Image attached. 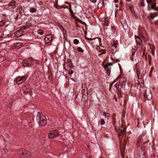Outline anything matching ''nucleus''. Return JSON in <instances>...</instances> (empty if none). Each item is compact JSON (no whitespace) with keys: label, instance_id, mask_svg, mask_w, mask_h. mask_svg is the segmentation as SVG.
I'll return each mask as SVG.
<instances>
[{"label":"nucleus","instance_id":"1","mask_svg":"<svg viewBox=\"0 0 158 158\" xmlns=\"http://www.w3.org/2000/svg\"><path fill=\"white\" fill-rule=\"evenodd\" d=\"M148 4V10H152L156 12H158V4L156 0H146Z\"/></svg>","mask_w":158,"mask_h":158},{"label":"nucleus","instance_id":"2","mask_svg":"<svg viewBox=\"0 0 158 158\" xmlns=\"http://www.w3.org/2000/svg\"><path fill=\"white\" fill-rule=\"evenodd\" d=\"M126 78L125 77H121L119 80V83L116 84L114 86L118 89V94H121L122 89H123L126 84Z\"/></svg>","mask_w":158,"mask_h":158},{"label":"nucleus","instance_id":"3","mask_svg":"<svg viewBox=\"0 0 158 158\" xmlns=\"http://www.w3.org/2000/svg\"><path fill=\"white\" fill-rule=\"evenodd\" d=\"M37 120H39V125L40 127L45 126L47 124V120L46 117L43 114H41L40 113H38L36 116Z\"/></svg>","mask_w":158,"mask_h":158},{"label":"nucleus","instance_id":"4","mask_svg":"<svg viewBox=\"0 0 158 158\" xmlns=\"http://www.w3.org/2000/svg\"><path fill=\"white\" fill-rule=\"evenodd\" d=\"M31 154V152L29 151L23 149H21L18 153L20 158H30Z\"/></svg>","mask_w":158,"mask_h":158},{"label":"nucleus","instance_id":"5","mask_svg":"<svg viewBox=\"0 0 158 158\" xmlns=\"http://www.w3.org/2000/svg\"><path fill=\"white\" fill-rule=\"evenodd\" d=\"M145 99L151 100L152 98V95L151 90L149 89H146L144 95Z\"/></svg>","mask_w":158,"mask_h":158},{"label":"nucleus","instance_id":"6","mask_svg":"<svg viewBox=\"0 0 158 158\" xmlns=\"http://www.w3.org/2000/svg\"><path fill=\"white\" fill-rule=\"evenodd\" d=\"M60 135L58 131L57 130L52 131H50L48 135L49 138H53L58 137Z\"/></svg>","mask_w":158,"mask_h":158},{"label":"nucleus","instance_id":"7","mask_svg":"<svg viewBox=\"0 0 158 158\" xmlns=\"http://www.w3.org/2000/svg\"><path fill=\"white\" fill-rule=\"evenodd\" d=\"M118 45V44L114 41L113 42V44H112L110 49L112 53L114 54L117 51Z\"/></svg>","mask_w":158,"mask_h":158},{"label":"nucleus","instance_id":"8","mask_svg":"<svg viewBox=\"0 0 158 158\" xmlns=\"http://www.w3.org/2000/svg\"><path fill=\"white\" fill-rule=\"evenodd\" d=\"M26 77L25 76L18 77L15 79V81L18 84H21L26 81Z\"/></svg>","mask_w":158,"mask_h":158},{"label":"nucleus","instance_id":"9","mask_svg":"<svg viewBox=\"0 0 158 158\" xmlns=\"http://www.w3.org/2000/svg\"><path fill=\"white\" fill-rule=\"evenodd\" d=\"M135 41L136 42L137 46H141L142 44V40L144 39L142 35H140L139 37L135 36Z\"/></svg>","mask_w":158,"mask_h":158},{"label":"nucleus","instance_id":"10","mask_svg":"<svg viewBox=\"0 0 158 158\" xmlns=\"http://www.w3.org/2000/svg\"><path fill=\"white\" fill-rule=\"evenodd\" d=\"M10 9H14L16 8V2L15 0H12L7 5Z\"/></svg>","mask_w":158,"mask_h":158},{"label":"nucleus","instance_id":"11","mask_svg":"<svg viewBox=\"0 0 158 158\" xmlns=\"http://www.w3.org/2000/svg\"><path fill=\"white\" fill-rule=\"evenodd\" d=\"M125 131L126 129L122 126L118 128L117 131L119 139L120 138V136H123V132H125Z\"/></svg>","mask_w":158,"mask_h":158},{"label":"nucleus","instance_id":"12","mask_svg":"<svg viewBox=\"0 0 158 158\" xmlns=\"http://www.w3.org/2000/svg\"><path fill=\"white\" fill-rule=\"evenodd\" d=\"M135 69L137 78L139 79H141L142 77V75H140V66L139 65H136Z\"/></svg>","mask_w":158,"mask_h":158},{"label":"nucleus","instance_id":"13","mask_svg":"<svg viewBox=\"0 0 158 158\" xmlns=\"http://www.w3.org/2000/svg\"><path fill=\"white\" fill-rule=\"evenodd\" d=\"M112 64L110 63V64H106L104 65L103 63H102V65L104 66V68L105 70L106 71L107 73L108 74V75H110V69L109 68V65H111Z\"/></svg>","mask_w":158,"mask_h":158},{"label":"nucleus","instance_id":"14","mask_svg":"<svg viewBox=\"0 0 158 158\" xmlns=\"http://www.w3.org/2000/svg\"><path fill=\"white\" fill-rule=\"evenodd\" d=\"M82 93L83 94V97H84L85 95V97H84V98H86V99H87L88 98V89L87 87H85L82 90Z\"/></svg>","mask_w":158,"mask_h":158},{"label":"nucleus","instance_id":"15","mask_svg":"<svg viewBox=\"0 0 158 158\" xmlns=\"http://www.w3.org/2000/svg\"><path fill=\"white\" fill-rule=\"evenodd\" d=\"M46 43H48L52 40V35L51 34L47 35L44 39Z\"/></svg>","mask_w":158,"mask_h":158},{"label":"nucleus","instance_id":"16","mask_svg":"<svg viewBox=\"0 0 158 158\" xmlns=\"http://www.w3.org/2000/svg\"><path fill=\"white\" fill-rule=\"evenodd\" d=\"M158 15V14L157 12H155L154 13H151L149 16L148 17V18L149 20L153 19L154 18L157 16Z\"/></svg>","mask_w":158,"mask_h":158},{"label":"nucleus","instance_id":"17","mask_svg":"<svg viewBox=\"0 0 158 158\" xmlns=\"http://www.w3.org/2000/svg\"><path fill=\"white\" fill-rule=\"evenodd\" d=\"M31 26V25L30 23H27L23 25V27H21V29L22 30H24L30 28Z\"/></svg>","mask_w":158,"mask_h":158},{"label":"nucleus","instance_id":"18","mask_svg":"<svg viewBox=\"0 0 158 158\" xmlns=\"http://www.w3.org/2000/svg\"><path fill=\"white\" fill-rule=\"evenodd\" d=\"M101 115L104 116L105 118L107 119H109L110 117V114L109 113H106L105 112H101Z\"/></svg>","mask_w":158,"mask_h":158},{"label":"nucleus","instance_id":"19","mask_svg":"<svg viewBox=\"0 0 158 158\" xmlns=\"http://www.w3.org/2000/svg\"><path fill=\"white\" fill-rule=\"evenodd\" d=\"M30 60H31V61H33L31 58L28 59L26 60H24L22 62V64H26L27 65H30L32 63L31 62V63L29 62V61Z\"/></svg>","mask_w":158,"mask_h":158},{"label":"nucleus","instance_id":"20","mask_svg":"<svg viewBox=\"0 0 158 158\" xmlns=\"http://www.w3.org/2000/svg\"><path fill=\"white\" fill-rule=\"evenodd\" d=\"M139 5L140 7H144L145 5L144 0H140Z\"/></svg>","mask_w":158,"mask_h":158},{"label":"nucleus","instance_id":"21","mask_svg":"<svg viewBox=\"0 0 158 158\" xmlns=\"http://www.w3.org/2000/svg\"><path fill=\"white\" fill-rule=\"evenodd\" d=\"M18 10H20V13L22 14H23L24 10L22 6H19L18 7Z\"/></svg>","mask_w":158,"mask_h":158},{"label":"nucleus","instance_id":"22","mask_svg":"<svg viewBox=\"0 0 158 158\" xmlns=\"http://www.w3.org/2000/svg\"><path fill=\"white\" fill-rule=\"evenodd\" d=\"M23 93L24 94H29L30 96L32 94V92L30 90V89L24 90L23 91Z\"/></svg>","mask_w":158,"mask_h":158},{"label":"nucleus","instance_id":"23","mask_svg":"<svg viewBox=\"0 0 158 158\" xmlns=\"http://www.w3.org/2000/svg\"><path fill=\"white\" fill-rule=\"evenodd\" d=\"M85 39L86 40H96L98 42H100V40L98 38H96L94 39H91V38H89L87 37H85Z\"/></svg>","mask_w":158,"mask_h":158},{"label":"nucleus","instance_id":"24","mask_svg":"<svg viewBox=\"0 0 158 158\" xmlns=\"http://www.w3.org/2000/svg\"><path fill=\"white\" fill-rule=\"evenodd\" d=\"M69 10L70 13V14H71V15L72 16L73 15H74L73 12V10H72V9L71 6L70 4H69Z\"/></svg>","mask_w":158,"mask_h":158},{"label":"nucleus","instance_id":"25","mask_svg":"<svg viewBox=\"0 0 158 158\" xmlns=\"http://www.w3.org/2000/svg\"><path fill=\"white\" fill-rule=\"evenodd\" d=\"M36 11V8H31L30 9V12L32 13L35 12Z\"/></svg>","mask_w":158,"mask_h":158},{"label":"nucleus","instance_id":"26","mask_svg":"<svg viewBox=\"0 0 158 158\" xmlns=\"http://www.w3.org/2000/svg\"><path fill=\"white\" fill-rule=\"evenodd\" d=\"M141 141L140 139H139L137 142L136 144V146L138 148L139 147H141V144L140 143V142Z\"/></svg>","mask_w":158,"mask_h":158},{"label":"nucleus","instance_id":"27","mask_svg":"<svg viewBox=\"0 0 158 158\" xmlns=\"http://www.w3.org/2000/svg\"><path fill=\"white\" fill-rule=\"evenodd\" d=\"M38 33L40 35H42L44 33V31L42 30H39L37 31Z\"/></svg>","mask_w":158,"mask_h":158},{"label":"nucleus","instance_id":"28","mask_svg":"<svg viewBox=\"0 0 158 158\" xmlns=\"http://www.w3.org/2000/svg\"><path fill=\"white\" fill-rule=\"evenodd\" d=\"M100 122V124L103 125L105 124V122L103 119H101L99 121Z\"/></svg>","mask_w":158,"mask_h":158},{"label":"nucleus","instance_id":"29","mask_svg":"<svg viewBox=\"0 0 158 158\" xmlns=\"http://www.w3.org/2000/svg\"><path fill=\"white\" fill-rule=\"evenodd\" d=\"M77 51L80 52L82 53L84 52V50L80 47H78L77 48Z\"/></svg>","mask_w":158,"mask_h":158},{"label":"nucleus","instance_id":"30","mask_svg":"<svg viewBox=\"0 0 158 158\" xmlns=\"http://www.w3.org/2000/svg\"><path fill=\"white\" fill-rule=\"evenodd\" d=\"M6 22L3 20L0 21V26L2 27L6 23Z\"/></svg>","mask_w":158,"mask_h":158},{"label":"nucleus","instance_id":"31","mask_svg":"<svg viewBox=\"0 0 158 158\" xmlns=\"http://www.w3.org/2000/svg\"><path fill=\"white\" fill-rule=\"evenodd\" d=\"M73 43L75 44H78L79 43V41L78 40L75 39L73 40Z\"/></svg>","mask_w":158,"mask_h":158},{"label":"nucleus","instance_id":"32","mask_svg":"<svg viewBox=\"0 0 158 158\" xmlns=\"http://www.w3.org/2000/svg\"><path fill=\"white\" fill-rule=\"evenodd\" d=\"M136 48L135 47V48H132V56L134 55V54H135V52L136 51Z\"/></svg>","mask_w":158,"mask_h":158},{"label":"nucleus","instance_id":"33","mask_svg":"<svg viewBox=\"0 0 158 158\" xmlns=\"http://www.w3.org/2000/svg\"><path fill=\"white\" fill-rule=\"evenodd\" d=\"M115 81H114L112 83H110L109 86V90L110 91L111 90V87L112 86L113 84L115 83Z\"/></svg>","mask_w":158,"mask_h":158},{"label":"nucleus","instance_id":"34","mask_svg":"<svg viewBox=\"0 0 158 158\" xmlns=\"http://www.w3.org/2000/svg\"><path fill=\"white\" fill-rule=\"evenodd\" d=\"M139 150H141V154H143V156L144 155V152H143V150H142V148L141 147H140L139 148Z\"/></svg>","mask_w":158,"mask_h":158},{"label":"nucleus","instance_id":"35","mask_svg":"<svg viewBox=\"0 0 158 158\" xmlns=\"http://www.w3.org/2000/svg\"><path fill=\"white\" fill-rule=\"evenodd\" d=\"M113 124L114 125H115V118H114L113 117Z\"/></svg>","mask_w":158,"mask_h":158},{"label":"nucleus","instance_id":"36","mask_svg":"<svg viewBox=\"0 0 158 158\" xmlns=\"http://www.w3.org/2000/svg\"><path fill=\"white\" fill-rule=\"evenodd\" d=\"M92 16V15L91 13H89L88 15H87V18H89L90 17H91V16Z\"/></svg>","mask_w":158,"mask_h":158},{"label":"nucleus","instance_id":"37","mask_svg":"<svg viewBox=\"0 0 158 158\" xmlns=\"http://www.w3.org/2000/svg\"><path fill=\"white\" fill-rule=\"evenodd\" d=\"M73 73V72L72 70H70V72L68 73V74L70 75L72 74Z\"/></svg>","mask_w":158,"mask_h":158},{"label":"nucleus","instance_id":"38","mask_svg":"<svg viewBox=\"0 0 158 158\" xmlns=\"http://www.w3.org/2000/svg\"><path fill=\"white\" fill-rule=\"evenodd\" d=\"M89 0L90 2H93L94 3H95L97 1V0Z\"/></svg>","mask_w":158,"mask_h":158},{"label":"nucleus","instance_id":"39","mask_svg":"<svg viewBox=\"0 0 158 158\" xmlns=\"http://www.w3.org/2000/svg\"><path fill=\"white\" fill-rule=\"evenodd\" d=\"M20 32H19V31H16L15 32V35H19V34H20Z\"/></svg>","mask_w":158,"mask_h":158},{"label":"nucleus","instance_id":"40","mask_svg":"<svg viewBox=\"0 0 158 158\" xmlns=\"http://www.w3.org/2000/svg\"><path fill=\"white\" fill-rule=\"evenodd\" d=\"M106 53V52L104 51L102 52L101 53L99 54V55L100 56L102 54H104Z\"/></svg>","mask_w":158,"mask_h":158},{"label":"nucleus","instance_id":"41","mask_svg":"<svg viewBox=\"0 0 158 158\" xmlns=\"http://www.w3.org/2000/svg\"><path fill=\"white\" fill-rule=\"evenodd\" d=\"M129 8L131 11L132 10V9L133 8V7L132 6H130L129 7Z\"/></svg>","mask_w":158,"mask_h":158},{"label":"nucleus","instance_id":"42","mask_svg":"<svg viewBox=\"0 0 158 158\" xmlns=\"http://www.w3.org/2000/svg\"><path fill=\"white\" fill-rule=\"evenodd\" d=\"M118 1V0H114V2L115 3H117V2Z\"/></svg>","mask_w":158,"mask_h":158},{"label":"nucleus","instance_id":"43","mask_svg":"<svg viewBox=\"0 0 158 158\" xmlns=\"http://www.w3.org/2000/svg\"><path fill=\"white\" fill-rule=\"evenodd\" d=\"M68 62H71V60L69 59L68 60Z\"/></svg>","mask_w":158,"mask_h":158},{"label":"nucleus","instance_id":"44","mask_svg":"<svg viewBox=\"0 0 158 158\" xmlns=\"http://www.w3.org/2000/svg\"><path fill=\"white\" fill-rule=\"evenodd\" d=\"M115 115H116L115 114H113V116L114 118H115Z\"/></svg>","mask_w":158,"mask_h":158},{"label":"nucleus","instance_id":"45","mask_svg":"<svg viewBox=\"0 0 158 158\" xmlns=\"http://www.w3.org/2000/svg\"><path fill=\"white\" fill-rule=\"evenodd\" d=\"M148 140H147V141H146V142H145L143 143H148Z\"/></svg>","mask_w":158,"mask_h":158},{"label":"nucleus","instance_id":"46","mask_svg":"<svg viewBox=\"0 0 158 158\" xmlns=\"http://www.w3.org/2000/svg\"><path fill=\"white\" fill-rule=\"evenodd\" d=\"M127 1L128 2H130L131 0H127Z\"/></svg>","mask_w":158,"mask_h":158},{"label":"nucleus","instance_id":"47","mask_svg":"<svg viewBox=\"0 0 158 158\" xmlns=\"http://www.w3.org/2000/svg\"><path fill=\"white\" fill-rule=\"evenodd\" d=\"M102 2V4H104V2L103 1H101V2Z\"/></svg>","mask_w":158,"mask_h":158},{"label":"nucleus","instance_id":"48","mask_svg":"<svg viewBox=\"0 0 158 158\" xmlns=\"http://www.w3.org/2000/svg\"><path fill=\"white\" fill-rule=\"evenodd\" d=\"M149 64H150V65H151V63L149 62Z\"/></svg>","mask_w":158,"mask_h":158},{"label":"nucleus","instance_id":"49","mask_svg":"<svg viewBox=\"0 0 158 158\" xmlns=\"http://www.w3.org/2000/svg\"><path fill=\"white\" fill-rule=\"evenodd\" d=\"M139 156H141V155H140V154H139Z\"/></svg>","mask_w":158,"mask_h":158},{"label":"nucleus","instance_id":"50","mask_svg":"<svg viewBox=\"0 0 158 158\" xmlns=\"http://www.w3.org/2000/svg\"><path fill=\"white\" fill-rule=\"evenodd\" d=\"M66 3H67V4H68V2H66Z\"/></svg>","mask_w":158,"mask_h":158},{"label":"nucleus","instance_id":"51","mask_svg":"<svg viewBox=\"0 0 158 158\" xmlns=\"http://www.w3.org/2000/svg\"><path fill=\"white\" fill-rule=\"evenodd\" d=\"M115 101H117V99H115Z\"/></svg>","mask_w":158,"mask_h":158},{"label":"nucleus","instance_id":"52","mask_svg":"<svg viewBox=\"0 0 158 158\" xmlns=\"http://www.w3.org/2000/svg\"><path fill=\"white\" fill-rule=\"evenodd\" d=\"M20 35H20L19 36H18V37H19V36H20Z\"/></svg>","mask_w":158,"mask_h":158}]
</instances>
